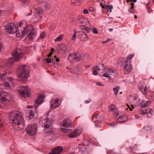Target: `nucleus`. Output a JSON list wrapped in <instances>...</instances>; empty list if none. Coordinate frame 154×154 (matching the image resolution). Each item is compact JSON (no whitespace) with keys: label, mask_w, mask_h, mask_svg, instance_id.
<instances>
[{"label":"nucleus","mask_w":154,"mask_h":154,"mask_svg":"<svg viewBox=\"0 0 154 154\" xmlns=\"http://www.w3.org/2000/svg\"><path fill=\"white\" fill-rule=\"evenodd\" d=\"M78 147L80 150L82 152L85 151L86 149V147L85 146H82L81 145H79Z\"/></svg>","instance_id":"2f4dec72"},{"label":"nucleus","mask_w":154,"mask_h":154,"mask_svg":"<svg viewBox=\"0 0 154 154\" xmlns=\"http://www.w3.org/2000/svg\"><path fill=\"white\" fill-rule=\"evenodd\" d=\"M148 4H147L146 5V8L147 10H149V7L148 6Z\"/></svg>","instance_id":"e2e57ef3"},{"label":"nucleus","mask_w":154,"mask_h":154,"mask_svg":"<svg viewBox=\"0 0 154 154\" xmlns=\"http://www.w3.org/2000/svg\"><path fill=\"white\" fill-rule=\"evenodd\" d=\"M45 61L48 63H50L51 62V59L48 58H46Z\"/></svg>","instance_id":"09e8293b"},{"label":"nucleus","mask_w":154,"mask_h":154,"mask_svg":"<svg viewBox=\"0 0 154 154\" xmlns=\"http://www.w3.org/2000/svg\"><path fill=\"white\" fill-rule=\"evenodd\" d=\"M101 64H99V66H100ZM100 66H96L93 67V71H92V73L94 75H96L97 74L98 71H99L101 70L100 68Z\"/></svg>","instance_id":"a878e982"},{"label":"nucleus","mask_w":154,"mask_h":154,"mask_svg":"<svg viewBox=\"0 0 154 154\" xmlns=\"http://www.w3.org/2000/svg\"><path fill=\"white\" fill-rule=\"evenodd\" d=\"M2 79L3 83L1 84V87L2 88L4 86L7 88H10V86L8 82H12L13 79L11 78H9L7 76V73H5L2 75Z\"/></svg>","instance_id":"9d476101"},{"label":"nucleus","mask_w":154,"mask_h":154,"mask_svg":"<svg viewBox=\"0 0 154 154\" xmlns=\"http://www.w3.org/2000/svg\"><path fill=\"white\" fill-rule=\"evenodd\" d=\"M43 10L41 8H38L35 10V17L39 19L41 18L43 15Z\"/></svg>","instance_id":"6ab92c4d"},{"label":"nucleus","mask_w":154,"mask_h":154,"mask_svg":"<svg viewBox=\"0 0 154 154\" xmlns=\"http://www.w3.org/2000/svg\"><path fill=\"white\" fill-rule=\"evenodd\" d=\"M92 32L94 34H97L98 33L97 29L95 28H94L91 29Z\"/></svg>","instance_id":"a19ab883"},{"label":"nucleus","mask_w":154,"mask_h":154,"mask_svg":"<svg viewBox=\"0 0 154 154\" xmlns=\"http://www.w3.org/2000/svg\"><path fill=\"white\" fill-rule=\"evenodd\" d=\"M115 125V123H110L108 124L109 126L110 127H113Z\"/></svg>","instance_id":"5fc2aeb1"},{"label":"nucleus","mask_w":154,"mask_h":154,"mask_svg":"<svg viewBox=\"0 0 154 154\" xmlns=\"http://www.w3.org/2000/svg\"><path fill=\"white\" fill-rule=\"evenodd\" d=\"M73 32H74V34L71 38V40L72 41L74 40L76 38V33L78 32H77L76 30H74Z\"/></svg>","instance_id":"72a5a7b5"},{"label":"nucleus","mask_w":154,"mask_h":154,"mask_svg":"<svg viewBox=\"0 0 154 154\" xmlns=\"http://www.w3.org/2000/svg\"><path fill=\"white\" fill-rule=\"evenodd\" d=\"M5 28L6 32L8 33L12 34L16 32L17 33V29L14 23H10L7 24Z\"/></svg>","instance_id":"9b49d317"},{"label":"nucleus","mask_w":154,"mask_h":154,"mask_svg":"<svg viewBox=\"0 0 154 154\" xmlns=\"http://www.w3.org/2000/svg\"><path fill=\"white\" fill-rule=\"evenodd\" d=\"M73 54L74 60L77 61H79L80 60L81 54L79 53H75Z\"/></svg>","instance_id":"bb28decb"},{"label":"nucleus","mask_w":154,"mask_h":154,"mask_svg":"<svg viewBox=\"0 0 154 154\" xmlns=\"http://www.w3.org/2000/svg\"><path fill=\"white\" fill-rule=\"evenodd\" d=\"M83 13L85 14H87L88 13V11L87 9H84L83 10Z\"/></svg>","instance_id":"8fccbe9b"},{"label":"nucleus","mask_w":154,"mask_h":154,"mask_svg":"<svg viewBox=\"0 0 154 154\" xmlns=\"http://www.w3.org/2000/svg\"><path fill=\"white\" fill-rule=\"evenodd\" d=\"M52 52H50V54L48 55L47 57H50L52 55Z\"/></svg>","instance_id":"bf43d9fd"},{"label":"nucleus","mask_w":154,"mask_h":154,"mask_svg":"<svg viewBox=\"0 0 154 154\" xmlns=\"http://www.w3.org/2000/svg\"><path fill=\"white\" fill-rule=\"evenodd\" d=\"M85 67L86 68H89L90 67V65H85Z\"/></svg>","instance_id":"69168bd1"},{"label":"nucleus","mask_w":154,"mask_h":154,"mask_svg":"<svg viewBox=\"0 0 154 154\" xmlns=\"http://www.w3.org/2000/svg\"><path fill=\"white\" fill-rule=\"evenodd\" d=\"M45 36V33L44 32H42L40 34V38L41 39L43 38Z\"/></svg>","instance_id":"a18cd8bd"},{"label":"nucleus","mask_w":154,"mask_h":154,"mask_svg":"<svg viewBox=\"0 0 154 154\" xmlns=\"http://www.w3.org/2000/svg\"><path fill=\"white\" fill-rule=\"evenodd\" d=\"M30 69V66L27 65L20 66L17 70L18 78L23 81H26L29 78Z\"/></svg>","instance_id":"7ed1b4c3"},{"label":"nucleus","mask_w":154,"mask_h":154,"mask_svg":"<svg viewBox=\"0 0 154 154\" xmlns=\"http://www.w3.org/2000/svg\"><path fill=\"white\" fill-rule=\"evenodd\" d=\"M62 131L65 132H68L69 131V130L67 129H63L62 128H61Z\"/></svg>","instance_id":"3c124183"},{"label":"nucleus","mask_w":154,"mask_h":154,"mask_svg":"<svg viewBox=\"0 0 154 154\" xmlns=\"http://www.w3.org/2000/svg\"><path fill=\"white\" fill-rule=\"evenodd\" d=\"M37 128V126L36 124L32 123L28 125L26 128V131L28 135L33 136L36 133Z\"/></svg>","instance_id":"423d86ee"},{"label":"nucleus","mask_w":154,"mask_h":154,"mask_svg":"<svg viewBox=\"0 0 154 154\" xmlns=\"http://www.w3.org/2000/svg\"><path fill=\"white\" fill-rule=\"evenodd\" d=\"M105 2H104L100 4V5L103 8H104V9H105V8H106V5H105Z\"/></svg>","instance_id":"de8ad7c7"},{"label":"nucleus","mask_w":154,"mask_h":154,"mask_svg":"<svg viewBox=\"0 0 154 154\" xmlns=\"http://www.w3.org/2000/svg\"><path fill=\"white\" fill-rule=\"evenodd\" d=\"M148 110L149 109H147L141 110L140 112V113L141 115H144L145 114H146V112H147V110Z\"/></svg>","instance_id":"37998d69"},{"label":"nucleus","mask_w":154,"mask_h":154,"mask_svg":"<svg viewBox=\"0 0 154 154\" xmlns=\"http://www.w3.org/2000/svg\"><path fill=\"white\" fill-rule=\"evenodd\" d=\"M109 109L111 111H115L116 110V107L114 104H111L109 106Z\"/></svg>","instance_id":"c85d7f7f"},{"label":"nucleus","mask_w":154,"mask_h":154,"mask_svg":"<svg viewBox=\"0 0 154 154\" xmlns=\"http://www.w3.org/2000/svg\"><path fill=\"white\" fill-rule=\"evenodd\" d=\"M61 126L66 128H69L72 126V124L71 120L69 119H67L63 120L60 124Z\"/></svg>","instance_id":"ddd939ff"},{"label":"nucleus","mask_w":154,"mask_h":154,"mask_svg":"<svg viewBox=\"0 0 154 154\" xmlns=\"http://www.w3.org/2000/svg\"><path fill=\"white\" fill-rule=\"evenodd\" d=\"M105 1H103V0H99L98 1V2L100 4H101V3H102V2H104Z\"/></svg>","instance_id":"4d7b16f0"},{"label":"nucleus","mask_w":154,"mask_h":154,"mask_svg":"<svg viewBox=\"0 0 154 154\" xmlns=\"http://www.w3.org/2000/svg\"><path fill=\"white\" fill-rule=\"evenodd\" d=\"M23 51L22 50L16 48L12 54V57H10L8 60L2 61L1 62V66L4 65L7 67H11L15 61H20L23 57Z\"/></svg>","instance_id":"f03ea898"},{"label":"nucleus","mask_w":154,"mask_h":154,"mask_svg":"<svg viewBox=\"0 0 154 154\" xmlns=\"http://www.w3.org/2000/svg\"><path fill=\"white\" fill-rule=\"evenodd\" d=\"M82 131L81 128L75 129L69 134V137L70 138L75 137L81 134Z\"/></svg>","instance_id":"4468645a"},{"label":"nucleus","mask_w":154,"mask_h":154,"mask_svg":"<svg viewBox=\"0 0 154 154\" xmlns=\"http://www.w3.org/2000/svg\"><path fill=\"white\" fill-rule=\"evenodd\" d=\"M148 110H147V112L146 114H147V116L148 118H150L152 116V113L150 112V109H148Z\"/></svg>","instance_id":"79ce46f5"},{"label":"nucleus","mask_w":154,"mask_h":154,"mask_svg":"<svg viewBox=\"0 0 154 154\" xmlns=\"http://www.w3.org/2000/svg\"><path fill=\"white\" fill-rule=\"evenodd\" d=\"M131 5V7L129 8L128 10V11L129 13H132L134 12V11L133 10V9L134 8V4L133 3H132L131 2V3L130 4Z\"/></svg>","instance_id":"7c9ffc66"},{"label":"nucleus","mask_w":154,"mask_h":154,"mask_svg":"<svg viewBox=\"0 0 154 154\" xmlns=\"http://www.w3.org/2000/svg\"><path fill=\"white\" fill-rule=\"evenodd\" d=\"M42 119H44V128L43 130V132L48 134H51L53 130L51 121L46 116L43 117Z\"/></svg>","instance_id":"39448f33"},{"label":"nucleus","mask_w":154,"mask_h":154,"mask_svg":"<svg viewBox=\"0 0 154 154\" xmlns=\"http://www.w3.org/2000/svg\"><path fill=\"white\" fill-rule=\"evenodd\" d=\"M139 88L141 92L143 94H146L147 92L148 88L145 85L144 83H143L141 85H140Z\"/></svg>","instance_id":"412c9836"},{"label":"nucleus","mask_w":154,"mask_h":154,"mask_svg":"<svg viewBox=\"0 0 154 154\" xmlns=\"http://www.w3.org/2000/svg\"><path fill=\"white\" fill-rule=\"evenodd\" d=\"M59 99L52 100L50 102V108L52 109H54L58 107L60 105Z\"/></svg>","instance_id":"dca6fc26"},{"label":"nucleus","mask_w":154,"mask_h":154,"mask_svg":"<svg viewBox=\"0 0 154 154\" xmlns=\"http://www.w3.org/2000/svg\"><path fill=\"white\" fill-rule=\"evenodd\" d=\"M36 31L33 29L29 33L28 36L29 39L30 40H32L36 36Z\"/></svg>","instance_id":"b1692460"},{"label":"nucleus","mask_w":154,"mask_h":154,"mask_svg":"<svg viewBox=\"0 0 154 154\" xmlns=\"http://www.w3.org/2000/svg\"><path fill=\"white\" fill-rule=\"evenodd\" d=\"M134 55L133 54H132L131 55H130L127 57V61H128V60H131V59L134 56Z\"/></svg>","instance_id":"49530a36"},{"label":"nucleus","mask_w":154,"mask_h":154,"mask_svg":"<svg viewBox=\"0 0 154 154\" xmlns=\"http://www.w3.org/2000/svg\"><path fill=\"white\" fill-rule=\"evenodd\" d=\"M90 102V101L88 100H85V103H88Z\"/></svg>","instance_id":"052dcab7"},{"label":"nucleus","mask_w":154,"mask_h":154,"mask_svg":"<svg viewBox=\"0 0 154 154\" xmlns=\"http://www.w3.org/2000/svg\"><path fill=\"white\" fill-rule=\"evenodd\" d=\"M109 40H110V39L109 38H108L106 41H104L102 43L103 44L106 43H107V42H108Z\"/></svg>","instance_id":"864d4df0"},{"label":"nucleus","mask_w":154,"mask_h":154,"mask_svg":"<svg viewBox=\"0 0 154 154\" xmlns=\"http://www.w3.org/2000/svg\"><path fill=\"white\" fill-rule=\"evenodd\" d=\"M89 10L91 11H94V9L93 7H91L89 8Z\"/></svg>","instance_id":"6e6d98bb"},{"label":"nucleus","mask_w":154,"mask_h":154,"mask_svg":"<svg viewBox=\"0 0 154 154\" xmlns=\"http://www.w3.org/2000/svg\"><path fill=\"white\" fill-rule=\"evenodd\" d=\"M36 111H33L32 110L30 111L29 114V119L31 121H33L35 119V114L36 113Z\"/></svg>","instance_id":"393cba45"},{"label":"nucleus","mask_w":154,"mask_h":154,"mask_svg":"<svg viewBox=\"0 0 154 154\" xmlns=\"http://www.w3.org/2000/svg\"><path fill=\"white\" fill-rule=\"evenodd\" d=\"M79 22L81 23L83 26L87 24L88 26L90 25V22L86 17H81L78 19Z\"/></svg>","instance_id":"aec40b11"},{"label":"nucleus","mask_w":154,"mask_h":154,"mask_svg":"<svg viewBox=\"0 0 154 154\" xmlns=\"http://www.w3.org/2000/svg\"><path fill=\"white\" fill-rule=\"evenodd\" d=\"M100 67H102L105 71L104 73L102 75L103 76L106 77H113L115 78L117 76L118 72L116 70L109 68L104 69L103 64L100 65Z\"/></svg>","instance_id":"0eeeda50"},{"label":"nucleus","mask_w":154,"mask_h":154,"mask_svg":"<svg viewBox=\"0 0 154 154\" xmlns=\"http://www.w3.org/2000/svg\"><path fill=\"white\" fill-rule=\"evenodd\" d=\"M135 117L136 118H139L140 117L139 116L137 115H135Z\"/></svg>","instance_id":"0e129e2a"},{"label":"nucleus","mask_w":154,"mask_h":154,"mask_svg":"<svg viewBox=\"0 0 154 154\" xmlns=\"http://www.w3.org/2000/svg\"><path fill=\"white\" fill-rule=\"evenodd\" d=\"M80 0H72V3L73 4H75V5L78 6L80 4Z\"/></svg>","instance_id":"473e14b6"},{"label":"nucleus","mask_w":154,"mask_h":154,"mask_svg":"<svg viewBox=\"0 0 154 154\" xmlns=\"http://www.w3.org/2000/svg\"><path fill=\"white\" fill-rule=\"evenodd\" d=\"M113 8L112 6L111 5H106V8H105V9H110L109 11L110 12L112 11V9Z\"/></svg>","instance_id":"4c0bfd02"},{"label":"nucleus","mask_w":154,"mask_h":154,"mask_svg":"<svg viewBox=\"0 0 154 154\" xmlns=\"http://www.w3.org/2000/svg\"><path fill=\"white\" fill-rule=\"evenodd\" d=\"M96 85L100 86H103V85L100 82H98L96 83Z\"/></svg>","instance_id":"603ef678"},{"label":"nucleus","mask_w":154,"mask_h":154,"mask_svg":"<svg viewBox=\"0 0 154 154\" xmlns=\"http://www.w3.org/2000/svg\"><path fill=\"white\" fill-rule=\"evenodd\" d=\"M127 106L129 108V109H130V110L131 111L132 110V109L131 108L128 104H127Z\"/></svg>","instance_id":"13d9d810"},{"label":"nucleus","mask_w":154,"mask_h":154,"mask_svg":"<svg viewBox=\"0 0 154 154\" xmlns=\"http://www.w3.org/2000/svg\"><path fill=\"white\" fill-rule=\"evenodd\" d=\"M17 36L18 37H22L28 33L29 31V28L26 25L25 22L22 23L20 22L17 23Z\"/></svg>","instance_id":"20e7f679"},{"label":"nucleus","mask_w":154,"mask_h":154,"mask_svg":"<svg viewBox=\"0 0 154 154\" xmlns=\"http://www.w3.org/2000/svg\"><path fill=\"white\" fill-rule=\"evenodd\" d=\"M77 33H79L78 36L81 41H85L87 40L88 36L85 33L82 32H79Z\"/></svg>","instance_id":"4be33fe9"},{"label":"nucleus","mask_w":154,"mask_h":154,"mask_svg":"<svg viewBox=\"0 0 154 154\" xmlns=\"http://www.w3.org/2000/svg\"><path fill=\"white\" fill-rule=\"evenodd\" d=\"M8 118L10 123L15 129L19 131L23 128L25 123L23 118L19 112L12 111L9 113Z\"/></svg>","instance_id":"f257e3e1"},{"label":"nucleus","mask_w":154,"mask_h":154,"mask_svg":"<svg viewBox=\"0 0 154 154\" xmlns=\"http://www.w3.org/2000/svg\"><path fill=\"white\" fill-rule=\"evenodd\" d=\"M82 28H81L82 30H85L87 32H90L91 29H90L89 28L87 27H84V26Z\"/></svg>","instance_id":"58836bf2"},{"label":"nucleus","mask_w":154,"mask_h":154,"mask_svg":"<svg viewBox=\"0 0 154 154\" xmlns=\"http://www.w3.org/2000/svg\"><path fill=\"white\" fill-rule=\"evenodd\" d=\"M11 98V96L9 93L7 92L4 93L3 96L1 98L2 101H1V106H7L9 104Z\"/></svg>","instance_id":"6e6552de"},{"label":"nucleus","mask_w":154,"mask_h":154,"mask_svg":"<svg viewBox=\"0 0 154 154\" xmlns=\"http://www.w3.org/2000/svg\"><path fill=\"white\" fill-rule=\"evenodd\" d=\"M108 78V81L109 83H113L114 82V77H107Z\"/></svg>","instance_id":"ea45409f"},{"label":"nucleus","mask_w":154,"mask_h":154,"mask_svg":"<svg viewBox=\"0 0 154 154\" xmlns=\"http://www.w3.org/2000/svg\"><path fill=\"white\" fill-rule=\"evenodd\" d=\"M125 65L124 66V71L126 74H128L132 70V66L130 61H125Z\"/></svg>","instance_id":"f8f14e48"},{"label":"nucleus","mask_w":154,"mask_h":154,"mask_svg":"<svg viewBox=\"0 0 154 154\" xmlns=\"http://www.w3.org/2000/svg\"><path fill=\"white\" fill-rule=\"evenodd\" d=\"M119 88V86H117L116 88H113V89L115 95H117L118 94Z\"/></svg>","instance_id":"c756f323"},{"label":"nucleus","mask_w":154,"mask_h":154,"mask_svg":"<svg viewBox=\"0 0 154 154\" xmlns=\"http://www.w3.org/2000/svg\"><path fill=\"white\" fill-rule=\"evenodd\" d=\"M33 107V106H27V108H31Z\"/></svg>","instance_id":"680f3d73"},{"label":"nucleus","mask_w":154,"mask_h":154,"mask_svg":"<svg viewBox=\"0 0 154 154\" xmlns=\"http://www.w3.org/2000/svg\"><path fill=\"white\" fill-rule=\"evenodd\" d=\"M17 91L24 97H27L29 96L30 91L29 88L27 86H22L19 87Z\"/></svg>","instance_id":"1a4fd4ad"},{"label":"nucleus","mask_w":154,"mask_h":154,"mask_svg":"<svg viewBox=\"0 0 154 154\" xmlns=\"http://www.w3.org/2000/svg\"><path fill=\"white\" fill-rule=\"evenodd\" d=\"M60 49L62 51H65L66 50V46L65 45H61L60 47Z\"/></svg>","instance_id":"c03bdc74"},{"label":"nucleus","mask_w":154,"mask_h":154,"mask_svg":"<svg viewBox=\"0 0 154 154\" xmlns=\"http://www.w3.org/2000/svg\"><path fill=\"white\" fill-rule=\"evenodd\" d=\"M35 1L38 4H40L42 6L44 5L46 10H49L50 8L51 5L50 4L45 2L43 0H35Z\"/></svg>","instance_id":"a211bd4d"},{"label":"nucleus","mask_w":154,"mask_h":154,"mask_svg":"<svg viewBox=\"0 0 154 154\" xmlns=\"http://www.w3.org/2000/svg\"><path fill=\"white\" fill-rule=\"evenodd\" d=\"M63 35H60L55 39V41H60L63 39Z\"/></svg>","instance_id":"e433bc0d"},{"label":"nucleus","mask_w":154,"mask_h":154,"mask_svg":"<svg viewBox=\"0 0 154 154\" xmlns=\"http://www.w3.org/2000/svg\"><path fill=\"white\" fill-rule=\"evenodd\" d=\"M21 3L23 5H26L29 4V0H23Z\"/></svg>","instance_id":"c9c22d12"},{"label":"nucleus","mask_w":154,"mask_h":154,"mask_svg":"<svg viewBox=\"0 0 154 154\" xmlns=\"http://www.w3.org/2000/svg\"><path fill=\"white\" fill-rule=\"evenodd\" d=\"M44 98V95L43 94H40L39 95L38 97L36 99L35 103V110L37 108L38 105L42 103L43 102Z\"/></svg>","instance_id":"2eb2a0df"},{"label":"nucleus","mask_w":154,"mask_h":154,"mask_svg":"<svg viewBox=\"0 0 154 154\" xmlns=\"http://www.w3.org/2000/svg\"><path fill=\"white\" fill-rule=\"evenodd\" d=\"M122 117H123V116H120L119 117V120H120V119H122Z\"/></svg>","instance_id":"338daca9"},{"label":"nucleus","mask_w":154,"mask_h":154,"mask_svg":"<svg viewBox=\"0 0 154 154\" xmlns=\"http://www.w3.org/2000/svg\"><path fill=\"white\" fill-rule=\"evenodd\" d=\"M152 97H154V91L152 92Z\"/></svg>","instance_id":"774afa93"},{"label":"nucleus","mask_w":154,"mask_h":154,"mask_svg":"<svg viewBox=\"0 0 154 154\" xmlns=\"http://www.w3.org/2000/svg\"><path fill=\"white\" fill-rule=\"evenodd\" d=\"M92 119V120L95 123V124L97 123H100L101 122L100 120V117L99 115H97V116L93 115Z\"/></svg>","instance_id":"5701e85b"},{"label":"nucleus","mask_w":154,"mask_h":154,"mask_svg":"<svg viewBox=\"0 0 154 154\" xmlns=\"http://www.w3.org/2000/svg\"><path fill=\"white\" fill-rule=\"evenodd\" d=\"M150 104V102L149 101H143L141 103L142 107H145L148 106Z\"/></svg>","instance_id":"cd10ccee"},{"label":"nucleus","mask_w":154,"mask_h":154,"mask_svg":"<svg viewBox=\"0 0 154 154\" xmlns=\"http://www.w3.org/2000/svg\"><path fill=\"white\" fill-rule=\"evenodd\" d=\"M63 150V147L60 146H57L53 148L51 152L48 154H60Z\"/></svg>","instance_id":"f3484780"},{"label":"nucleus","mask_w":154,"mask_h":154,"mask_svg":"<svg viewBox=\"0 0 154 154\" xmlns=\"http://www.w3.org/2000/svg\"><path fill=\"white\" fill-rule=\"evenodd\" d=\"M73 56V54H69L68 57V60L70 61H73L74 59Z\"/></svg>","instance_id":"f704fd0d"}]
</instances>
